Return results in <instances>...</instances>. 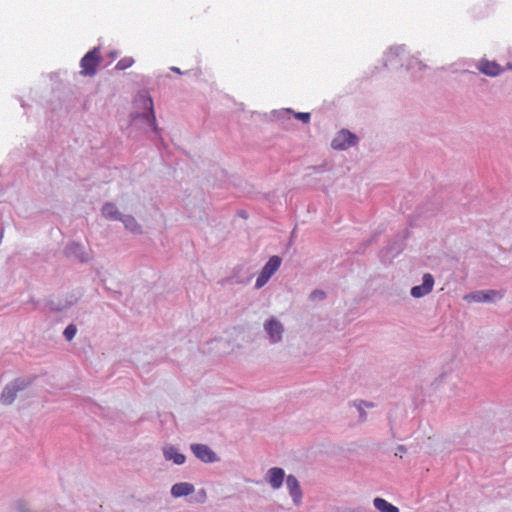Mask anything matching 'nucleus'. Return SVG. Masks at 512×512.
Segmentation results:
<instances>
[{
    "label": "nucleus",
    "mask_w": 512,
    "mask_h": 512,
    "mask_svg": "<svg viewBox=\"0 0 512 512\" xmlns=\"http://www.w3.org/2000/svg\"><path fill=\"white\" fill-rule=\"evenodd\" d=\"M163 453L167 460H172L175 464L181 465L185 462V456L173 446L165 447Z\"/></svg>",
    "instance_id": "obj_12"
},
{
    "label": "nucleus",
    "mask_w": 512,
    "mask_h": 512,
    "mask_svg": "<svg viewBox=\"0 0 512 512\" xmlns=\"http://www.w3.org/2000/svg\"><path fill=\"white\" fill-rule=\"evenodd\" d=\"M373 503L375 508L380 512H399V509L396 506L390 504L383 498L377 497L374 499Z\"/></svg>",
    "instance_id": "obj_14"
},
{
    "label": "nucleus",
    "mask_w": 512,
    "mask_h": 512,
    "mask_svg": "<svg viewBox=\"0 0 512 512\" xmlns=\"http://www.w3.org/2000/svg\"><path fill=\"white\" fill-rule=\"evenodd\" d=\"M325 297H326V294L322 290H315L310 295V298L312 300H323Z\"/></svg>",
    "instance_id": "obj_21"
},
{
    "label": "nucleus",
    "mask_w": 512,
    "mask_h": 512,
    "mask_svg": "<svg viewBox=\"0 0 512 512\" xmlns=\"http://www.w3.org/2000/svg\"><path fill=\"white\" fill-rule=\"evenodd\" d=\"M102 213L106 218L117 219L118 218V210L116 206L112 203H107L102 208Z\"/></svg>",
    "instance_id": "obj_15"
},
{
    "label": "nucleus",
    "mask_w": 512,
    "mask_h": 512,
    "mask_svg": "<svg viewBox=\"0 0 512 512\" xmlns=\"http://www.w3.org/2000/svg\"><path fill=\"white\" fill-rule=\"evenodd\" d=\"M148 103H149V106H150V113H151V122L153 125H156V117H155V114H154V111H153V102H152V99L149 98L148 100Z\"/></svg>",
    "instance_id": "obj_22"
},
{
    "label": "nucleus",
    "mask_w": 512,
    "mask_h": 512,
    "mask_svg": "<svg viewBox=\"0 0 512 512\" xmlns=\"http://www.w3.org/2000/svg\"><path fill=\"white\" fill-rule=\"evenodd\" d=\"M100 49L98 47L93 48L80 61L81 71L80 74L84 76H94L97 72V68L101 63Z\"/></svg>",
    "instance_id": "obj_1"
},
{
    "label": "nucleus",
    "mask_w": 512,
    "mask_h": 512,
    "mask_svg": "<svg viewBox=\"0 0 512 512\" xmlns=\"http://www.w3.org/2000/svg\"><path fill=\"white\" fill-rule=\"evenodd\" d=\"M500 298L501 295L499 292L495 290H488V291H477L470 293L468 295L464 296V299L467 302H489L493 301L495 298Z\"/></svg>",
    "instance_id": "obj_6"
},
{
    "label": "nucleus",
    "mask_w": 512,
    "mask_h": 512,
    "mask_svg": "<svg viewBox=\"0 0 512 512\" xmlns=\"http://www.w3.org/2000/svg\"><path fill=\"white\" fill-rule=\"evenodd\" d=\"M434 286V278L431 274L427 273L423 276L422 285L414 286L411 289V295L415 298L423 297L429 294Z\"/></svg>",
    "instance_id": "obj_5"
},
{
    "label": "nucleus",
    "mask_w": 512,
    "mask_h": 512,
    "mask_svg": "<svg viewBox=\"0 0 512 512\" xmlns=\"http://www.w3.org/2000/svg\"><path fill=\"white\" fill-rule=\"evenodd\" d=\"M125 227L129 230H131L132 232L136 233L140 230V227L138 226V224L136 223L135 219L132 218V217H127L125 219L122 220Z\"/></svg>",
    "instance_id": "obj_18"
},
{
    "label": "nucleus",
    "mask_w": 512,
    "mask_h": 512,
    "mask_svg": "<svg viewBox=\"0 0 512 512\" xmlns=\"http://www.w3.org/2000/svg\"><path fill=\"white\" fill-rule=\"evenodd\" d=\"M286 485L290 491V494H291L294 502L296 504H299L301 497H302V493H301L299 482L296 479V477L293 475H289L286 478Z\"/></svg>",
    "instance_id": "obj_10"
},
{
    "label": "nucleus",
    "mask_w": 512,
    "mask_h": 512,
    "mask_svg": "<svg viewBox=\"0 0 512 512\" xmlns=\"http://www.w3.org/2000/svg\"><path fill=\"white\" fill-rule=\"evenodd\" d=\"M198 494H199V496H200V501H201V502H204V501H205V499H206V492H205V490H200V491L198 492Z\"/></svg>",
    "instance_id": "obj_23"
},
{
    "label": "nucleus",
    "mask_w": 512,
    "mask_h": 512,
    "mask_svg": "<svg viewBox=\"0 0 512 512\" xmlns=\"http://www.w3.org/2000/svg\"><path fill=\"white\" fill-rule=\"evenodd\" d=\"M193 492L194 486L188 482L176 483L171 488V494L176 498L187 496Z\"/></svg>",
    "instance_id": "obj_11"
},
{
    "label": "nucleus",
    "mask_w": 512,
    "mask_h": 512,
    "mask_svg": "<svg viewBox=\"0 0 512 512\" xmlns=\"http://www.w3.org/2000/svg\"><path fill=\"white\" fill-rule=\"evenodd\" d=\"M285 477L284 470L281 468H271L267 473V479L273 489L281 487Z\"/></svg>",
    "instance_id": "obj_9"
},
{
    "label": "nucleus",
    "mask_w": 512,
    "mask_h": 512,
    "mask_svg": "<svg viewBox=\"0 0 512 512\" xmlns=\"http://www.w3.org/2000/svg\"><path fill=\"white\" fill-rule=\"evenodd\" d=\"M356 136L347 130L340 131L332 140V147L336 150H344L356 143Z\"/></svg>",
    "instance_id": "obj_4"
},
{
    "label": "nucleus",
    "mask_w": 512,
    "mask_h": 512,
    "mask_svg": "<svg viewBox=\"0 0 512 512\" xmlns=\"http://www.w3.org/2000/svg\"><path fill=\"white\" fill-rule=\"evenodd\" d=\"M191 450L193 451L195 456L203 462L210 463L217 460L216 454L206 445L193 444L191 446Z\"/></svg>",
    "instance_id": "obj_7"
},
{
    "label": "nucleus",
    "mask_w": 512,
    "mask_h": 512,
    "mask_svg": "<svg viewBox=\"0 0 512 512\" xmlns=\"http://www.w3.org/2000/svg\"><path fill=\"white\" fill-rule=\"evenodd\" d=\"M481 71L489 76H497L502 72V68L495 62L486 61L481 65Z\"/></svg>",
    "instance_id": "obj_13"
},
{
    "label": "nucleus",
    "mask_w": 512,
    "mask_h": 512,
    "mask_svg": "<svg viewBox=\"0 0 512 512\" xmlns=\"http://www.w3.org/2000/svg\"><path fill=\"white\" fill-rule=\"evenodd\" d=\"M295 118H297L298 120H300L304 123H309V121L311 119V115H310V113L298 112V113H295Z\"/></svg>",
    "instance_id": "obj_20"
},
{
    "label": "nucleus",
    "mask_w": 512,
    "mask_h": 512,
    "mask_svg": "<svg viewBox=\"0 0 512 512\" xmlns=\"http://www.w3.org/2000/svg\"><path fill=\"white\" fill-rule=\"evenodd\" d=\"M134 64V59L132 57H124L118 61L116 64V69L125 70L131 67Z\"/></svg>",
    "instance_id": "obj_17"
},
{
    "label": "nucleus",
    "mask_w": 512,
    "mask_h": 512,
    "mask_svg": "<svg viewBox=\"0 0 512 512\" xmlns=\"http://www.w3.org/2000/svg\"><path fill=\"white\" fill-rule=\"evenodd\" d=\"M265 330L269 334L272 342H277L281 339L283 333L282 324L274 318H271L265 323Z\"/></svg>",
    "instance_id": "obj_8"
},
{
    "label": "nucleus",
    "mask_w": 512,
    "mask_h": 512,
    "mask_svg": "<svg viewBox=\"0 0 512 512\" xmlns=\"http://www.w3.org/2000/svg\"><path fill=\"white\" fill-rule=\"evenodd\" d=\"M81 250V247L79 244L73 243L67 248V252L69 254H74L77 256L81 261H85L88 259V257L84 256V253Z\"/></svg>",
    "instance_id": "obj_16"
},
{
    "label": "nucleus",
    "mask_w": 512,
    "mask_h": 512,
    "mask_svg": "<svg viewBox=\"0 0 512 512\" xmlns=\"http://www.w3.org/2000/svg\"><path fill=\"white\" fill-rule=\"evenodd\" d=\"M28 382L25 380L17 379L11 384H8L2 394H1V402L5 405L11 404L18 391L24 390L28 386Z\"/></svg>",
    "instance_id": "obj_3"
},
{
    "label": "nucleus",
    "mask_w": 512,
    "mask_h": 512,
    "mask_svg": "<svg viewBox=\"0 0 512 512\" xmlns=\"http://www.w3.org/2000/svg\"><path fill=\"white\" fill-rule=\"evenodd\" d=\"M281 265V259L278 256H272L261 270L255 287L257 289L263 287L271 278V276L279 269Z\"/></svg>",
    "instance_id": "obj_2"
},
{
    "label": "nucleus",
    "mask_w": 512,
    "mask_h": 512,
    "mask_svg": "<svg viewBox=\"0 0 512 512\" xmlns=\"http://www.w3.org/2000/svg\"><path fill=\"white\" fill-rule=\"evenodd\" d=\"M77 332V328L75 325L73 324H70L66 327V329L64 330V336L65 338L68 340V341H71L75 334Z\"/></svg>",
    "instance_id": "obj_19"
}]
</instances>
